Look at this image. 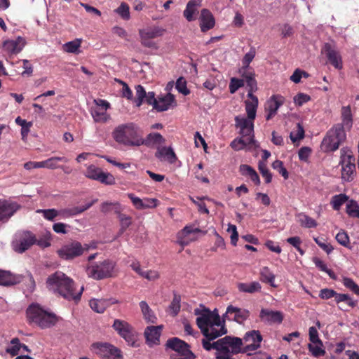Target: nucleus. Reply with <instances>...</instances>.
Here are the masks:
<instances>
[{"mask_svg": "<svg viewBox=\"0 0 359 359\" xmlns=\"http://www.w3.org/2000/svg\"><path fill=\"white\" fill-rule=\"evenodd\" d=\"M148 99L147 104L152 105L154 109L158 111H166L170 107L176 104L175 97L171 93H168L165 96L156 99L155 93L154 92H149Z\"/></svg>", "mask_w": 359, "mask_h": 359, "instance_id": "obj_12", "label": "nucleus"}, {"mask_svg": "<svg viewBox=\"0 0 359 359\" xmlns=\"http://www.w3.org/2000/svg\"><path fill=\"white\" fill-rule=\"evenodd\" d=\"M27 318L30 324H34L41 329L54 326L58 318L53 313L44 310L37 304H31L26 311Z\"/></svg>", "mask_w": 359, "mask_h": 359, "instance_id": "obj_4", "label": "nucleus"}, {"mask_svg": "<svg viewBox=\"0 0 359 359\" xmlns=\"http://www.w3.org/2000/svg\"><path fill=\"white\" fill-rule=\"evenodd\" d=\"M115 265V262L107 259L88 266L86 268V273L90 278L102 280L112 276Z\"/></svg>", "mask_w": 359, "mask_h": 359, "instance_id": "obj_6", "label": "nucleus"}, {"mask_svg": "<svg viewBox=\"0 0 359 359\" xmlns=\"http://www.w3.org/2000/svg\"><path fill=\"white\" fill-rule=\"evenodd\" d=\"M311 100V97L309 95L299 93L294 97V102L297 106H302Z\"/></svg>", "mask_w": 359, "mask_h": 359, "instance_id": "obj_62", "label": "nucleus"}, {"mask_svg": "<svg viewBox=\"0 0 359 359\" xmlns=\"http://www.w3.org/2000/svg\"><path fill=\"white\" fill-rule=\"evenodd\" d=\"M243 340L239 337L226 336V359L230 357V353H238L243 352Z\"/></svg>", "mask_w": 359, "mask_h": 359, "instance_id": "obj_21", "label": "nucleus"}, {"mask_svg": "<svg viewBox=\"0 0 359 359\" xmlns=\"http://www.w3.org/2000/svg\"><path fill=\"white\" fill-rule=\"evenodd\" d=\"M36 241V237L28 230L19 231L15 234L11 246L18 253H23L29 249Z\"/></svg>", "mask_w": 359, "mask_h": 359, "instance_id": "obj_7", "label": "nucleus"}, {"mask_svg": "<svg viewBox=\"0 0 359 359\" xmlns=\"http://www.w3.org/2000/svg\"><path fill=\"white\" fill-rule=\"evenodd\" d=\"M169 310L172 316H176L180 310V299L178 297H175L169 306Z\"/></svg>", "mask_w": 359, "mask_h": 359, "instance_id": "obj_61", "label": "nucleus"}, {"mask_svg": "<svg viewBox=\"0 0 359 359\" xmlns=\"http://www.w3.org/2000/svg\"><path fill=\"white\" fill-rule=\"evenodd\" d=\"M314 241L316 244L328 255L334 250L332 245L330 243H327L323 238H314Z\"/></svg>", "mask_w": 359, "mask_h": 359, "instance_id": "obj_58", "label": "nucleus"}, {"mask_svg": "<svg viewBox=\"0 0 359 359\" xmlns=\"http://www.w3.org/2000/svg\"><path fill=\"white\" fill-rule=\"evenodd\" d=\"M341 123H337V125L343 126V129L344 130L346 129L347 130H350L353 126V114L351 112V109L350 105L344 106L341 109Z\"/></svg>", "mask_w": 359, "mask_h": 359, "instance_id": "obj_28", "label": "nucleus"}, {"mask_svg": "<svg viewBox=\"0 0 359 359\" xmlns=\"http://www.w3.org/2000/svg\"><path fill=\"white\" fill-rule=\"evenodd\" d=\"M344 149H341L340 161L342 165L341 178L346 182H351L355 175V158L350 154H344Z\"/></svg>", "mask_w": 359, "mask_h": 359, "instance_id": "obj_11", "label": "nucleus"}, {"mask_svg": "<svg viewBox=\"0 0 359 359\" xmlns=\"http://www.w3.org/2000/svg\"><path fill=\"white\" fill-rule=\"evenodd\" d=\"M323 51L325 53L329 62L337 69L343 68L342 57L338 50L329 43H325Z\"/></svg>", "mask_w": 359, "mask_h": 359, "instance_id": "obj_18", "label": "nucleus"}, {"mask_svg": "<svg viewBox=\"0 0 359 359\" xmlns=\"http://www.w3.org/2000/svg\"><path fill=\"white\" fill-rule=\"evenodd\" d=\"M260 318L269 323H280L283 320V316L280 311H273L262 309L260 311Z\"/></svg>", "mask_w": 359, "mask_h": 359, "instance_id": "obj_29", "label": "nucleus"}, {"mask_svg": "<svg viewBox=\"0 0 359 359\" xmlns=\"http://www.w3.org/2000/svg\"><path fill=\"white\" fill-rule=\"evenodd\" d=\"M304 137V129L299 123L297 124V130L295 132H291L290 138L293 143L302 140Z\"/></svg>", "mask_w": 359, "mask_h": 359, "instance_id": "obj_47", "label": "nucleus"}, {"mask_svg": "<svg viewBox=\"0 0 359 359\" xmlns=\"http://www.w3.org/2000/svg\"><path fill=\"white\" fill-rule=\"evenodd\" d=\"M240 292L253 294L261 291L262 286L259 282L239 283L237 285Z\"/></svg>", "mask_w": 359, "mask_h": 359, "instance_id": "obj_32", "label": "nucleus"}, {"mask_svg": "<svg viewBox=\"0 0 359 359\" xmlns=\"http://www.w3.org/2000/svg\"><path fill=\"white\" fill-rule=\"evenodd\" d=\"M155 156L161 161H166L169 163H174L177 157L171 147H158Z\"/></svg>", "mask_w": 359, "mask_h": 359, "instance_id": "obj_23", "label": "nucleus"}, {"mask_svg": "<svg viewBox=\"0 0 359 359\" xmlns=\"http://www.w3.org/2000/svg\"><path fill=\"white\" fill-rule=\"evenodd\" d=\"M36 212L42 214L43 217L49 221H53L56 217L59 216V210L54 208L38 209Z\"/></svg>", "mask_w": 359, "mask_h": 359, "instance_id": "obj_46", "label": "nucleus"}, {"mask_svg": "<svg viewBox=\"0 0 359 359\" xmlns=\"http://www.w3.org/2000/svg\"><path fill=\"white\" fill-rule=\"evenodd\" d=\"M313 262L316 264V267H318L320 271L327 273L330 278H334V273L331 269H329L327 268V265L324 263V262H323L322 260L317 257H315L313 259Z\"/></svg>", "mask_w": 359, "mask_h": 359, "instance_id": "obj_54", "label": "nucleus"}, {"mask_svg": "<svg viewBox=\"0 0 359 359\" xmlns=\"http://www.w3.org/2000/svg\"><path fill=\"white\" fill-rule=\"evenodd\" d=\"M335 238L337 241L342 246L349 248V237L345 231H339V232L336 235Z\"/></svg>", "mask_w": 359, "mask_h": 359, "instance_id": "obj_56", "label": "nucleus"}, {"mask_svg": "<svg viewBox=\"0 0 359 359\" xmlns=\"http://www.w3.org/2000/svg\"><path fill=\"white\" fill-rule=\"evenodd\" d=\"M249 311L245 309H241L229 306L226 309V318L229 320H234L240 324L243 323L249 317Z\"/></svg>", "mask_w": 359, "mask_h": 359, "instance_id": "obj_19", "label": "nucleus"}, {"mask_svg": "<svg viewBox=\"0 0 359 359\" xmlns=\"http://www.w3.org/2000/svg\"><path fill=\"white\" fill-rule=\"evenodd\" d=\"M285 97L279 94L273 95L270 97L265 104L266 119L267 121L272 119L276 115L278 109L285 103Z\"/></svg>", "mask_w": 359, "mask_h": 359, "instance_id": "obj_15", "label": "nucleus"}, {"mask_svg": "<svg viewBox=\"0 0 359 359\" xmlns=\"http://www.w3.org/2000/svg\"><path fill=\"white\" fill-rule=\"evenodd\" d=\"M4 47L6 51L11 53H20L23 47L22 39L19 38L18 40H8L4 43Z\"/></svg>", "mask_w": 359, "mask_h": 359, "instance_id": "obj_35", "label": "nucleus"}, {"mask_svg": "<svg viewBox=\"0 0 359 359\" xmlns=\"http://www.w3.org/2000/svg\"><path fill=\"white\" fill-rule=\"evenodd\" d=\"M299 223L302 226H304L305 228H314L316 227L318 225L317 222L314 219L306 215H301V218L299 219Z\"/></svg>", "mask_w": 359, "mask_h": 359, "instance_id": "obj_49", "label": "nucleus"}, {"mask_svg": "<svg viewBox=\"0 0 359 359\" xmlns=\"http://www.w3.org/2000/svg\"><path fill=\"white\" fill-rule=\"evenodd\" d=\"M89 245H82L80 242L72 241L63 245L57 251L58 256L65 260H72L81 256L89 250Z\"/></svg>", "mask_w": 359, "mask_h": 359, "instance_id": "obj_8", "label": "nucleus"}, {"mask_svg": "<svg viewBox=\"0 0 359 359\" xmlns=\"http://www.w3.org/2000/svg\"><path fill=\"white\" fill-rule=\"evenodd\" d=\"M21 208L22 205L15 201L0 198V222H8Z\"/></svg>", "mask_w": 359, "mask_h": 359, "instance_id": "obj_13", "label": "nucleus"}, {"mask_svg": "<svg viewBox=\"0 0 359 359\" xmlns=\"http://www.w3.org/2000/svg\"><path fill=\"white\" fill-rule=\"evenodd\" d=\"M309 340L313 344H319L320 346L323 345L322 341L318 337V332L316 327H311L309 328Z\"/></svg>", "mask_w": 359, "mask_h": 359, "instance_id": "obj_64", "label": "nucleus"}, {"mask_svg": "<svg viewBox=\"0 0 359 359\" xmlns=\"http://www.w3.org/2000/svg\"><path fill=\"white\" fill-rule=\"evenodd\" d=\"M59 161L67 162L68 160L65 157H51L46 161H43L44 168L55 169L58 168L57 163Z\"/></svg>", "mask_w": 359, "mask_h": 359, "instance_id": "obj_43", "label": "nucleus"}, {"mask_svg": "<svg viewBox=\"0 0 359 359\" xmlns=\"http://www.w3.org/2000/svg\"><path fill=\"white\" fill-rule=\"evenodd\" d=\"M166 347L177 353V359H195V354L190 350L189 345L177 337L169 339L166 341Z\"/></svg>", "mask_w": 359, "mask_h": 359, "instance_id": "obj_10", "label": "nucleus"}, {"mask_svg": "<svg viewBox=\"0 0 359 359\" xmlns=\"http://www.w3.org/2000/svg\"><path fill=\"white\" fill-rule=\"evenodd\" d=\"M77 215H79L77 207L59 210V216L62 219H66Z\"/></svg>", "mask_w": 359, "mask_h": 359, "instance_id": "obj_55", "label": "nucleus"}, {"mask_svg": "<svg viewBox=\"0 0 359 359\" xmlns=\"http://www.w3.org/2000/svg\"><path fill=\"white\" fill-rule=\"evenodd\" d=\"M248 87H249L248 93H252L257 90V81L255 79V74L252 73L244 76Z\"/></svg>", "mask_w": 359, "mask_h": 359, "instance_id": "obj_51", "label": "nucleus"}, {"mask_svg": "<svg viewBox=\"0 0 359 359\" xmlns=\"http://www.w3.org/2000/svg\"><path fill=\"white\" fill-rule=\"evenodd\" d=\"M46 285L50 291L68 301H79L83 291V287L77 290L74 281L61 271L50 275Z\"/></svg>", "mask_w": 359, "mask_h": 359, "instance_id": "obj_2", "label": "nucleus"}, {"mask_svg": "<svg viewBox=\"0 0 359 359\" xmlns=\"http://www.w3.org/2000/svg\"><path fill=\"white\" fill-rule=\"evenodd\" d=\"M200 27L203 32L212 29L215 26V19L212 13L207 9H203L200 16Z\"/></svg>", "mask_w": 359, "mask_h": 359, "instance_id": "obj_26", "label": "nucleus"}, {"mask_svg": "<svg viewBox=\"0 0 359 359\" xmlns=\"http://www.w3.org/2000/svg\"><path fill=\"white\" fill-rule=\"evenodd\" d=\"M346 139V134L341 125H334L323 138L320 147L325 152L337 150Z\"/></svg>", "mask_w": 359, "mask_h": 359, "instance_id": "obj_5", "label": "nucleus"}, {"mask_svg": "<svg viewBox=\"0 0 359 359\" xmlns=\"http://www.w3.org/2000/svg\"><path fill=\"white\" fill-rule=\"evenodd\" d=\"M259 278L262 282L269 284L273 287H277L274 283L275 275L267 266H264L261 269Z\"/></svg>", "mask_w": 359, "mask_h": 359, "instance_id": "obj_37", "label": "nucleus"}, {"mask_svg": "<svg viewBox=\"0 0 359 359\" xmlns=\"http://www.w3.org/2000/svg\"><path fill=\"white\" fill-rule=\"evenodd\" d=\"M199 4H197L196 0H190L183 12L184 18L189 21H193L196 19L194 15L198 13Z\"/></svg>", "mask_w": 359, "mask_h": 359, "instance_id": "obj_31", "label": "nucleus"}, {"mask_svg": "<svg viewBox=\"0 0 359 359\" xmlns=\"http://www.w3.org/2000/svg\"><path fill=\"white\" fill-rule=\"evenodd\" d=\"M117 303L118 301L114 298L93 299L90 300L89 305L94 311L102 313L107 308Z\"/></svg>", "mask_w": 359, "mask_h": 359, "instance_id": "obj_20", "label": "nucleus"}, {"mask_svg": "<svg viewBox=\"0 0 359 359\" xmlns=\"http://www.w3.org/2000/svg\"><path fill=\"white\" fill-rule=\"evenodd\" d=\"M258 169L262 174V177L265 179V182L269 184L272 180V175L269 170L267 168L266 165L263 162H259Z\"/></svg>", "mask_w": 359, "mask_h": 359, "instance_id": "obj_52", "label": "nucleus"}, {"mask_svg": "<svg viewBox=\"0 0 359 359\" xmlns=\"http://www.w3.org/2000/svg\"><path fill=\"white\" fill-rule=\"evenodd\" d=\"M248 99L245 101L248 118L251 120H255L259 104L258 98L252 93H248Z\"/></svg>", "mask_w": 359, "mask_h": 359, "instance_id": "obj_25", "label": "nucleus"}, {"mask_svg": "<svg viewBox=\"0 0 359 359\" xmlns=\"http://www.w3.org/2000/svg\"><path fill=\"white\" fill-rule=\"evenodd\" d=\"M165 29L158 27H149L140 30L141 39H151L162 36Z\"/></svg>", "mask_w": 359, "mask_h": 359, "instance_id": "obj_30", "label": "nucleus"}, {"mask_svg": "<svg viewBox=\"0 0 359 359\" xmlns=\"http://www.w3.org/2000/svg\"><path fill=\"white\" fill-rule=\"evenodd\" d=\"M91 115L94 121L97 123H106L110 119V115L107 112V110L99 107L92 108Z\"/></svg>", "mask_w": 359, "mask_h": 359, "instance_id": "obj_34", "label": "nucleus"}, {"mask_svg": "<svg viewBox=\"0 0 359 359\" xmlns=\"http://www.w3.org/2000/svg\"><path fill=\"white\" fill-rule=\"evenodd\" d=\"M112 137L118 144L124 146L143 145L141 131L133 123L121 124L112 132Z\"/></svg>", "mask_w": 359, "mask_h": 359, "instance_id": "obj_3", "label": "nucleus"}, {"mask_svg": "<svg viewBox=\"0 0 359 359\" xmlns=\"http://www.w3.org/2000/svg\"><path fill=\"white\" fill-rule=\"evenodd\" d=\"M162 329L163 325L149 326L146 328L144 335L149 346H152L159 344V338Z\"/></svg>", "mask_w": 359, "mask_h": 359, "instance_id": "obj_22", "label": "nucleus"}, {"mask_svg": "<svg viewBox=\"0 0 359 359\" xmlns=\"http://www.w3.org/2000/svg\"><path fill=\"white\" fill-rule=\"evenodd\" d=\"M195 314L198 316L196 324L198 328L208 339L202 340L203 347L208 351L212 349L215 350L216 359H224V338H221L212 343L210 341L224 334V324L221 322L217 309L214 311L208 309H196Z\"/></svg>", "mask_w": 359, "mask_h": 359, "instance_id": "obj_1", "label": "nucleus"}, {"mask_svg": "<svg viewBox=\"0 0 359 359\" xmlns=\"http://www.w3.org/2000/svg\"><path fill=\"white\" fill-rule=\"evenodd\" d=\"M226 231L231 233V244L236 246L238 240V233L236 226L233 224H229Z\"/></svg>", "mask_w": 359, "mask_h": 359, "instance_id": "obj_59", "label": "nucleus"}, {"mask_svg": "<svg viewBox=\"0 0 359 359\" xmlns=\"http://www.w3.org/2000/svg\"><path fill=\"white\" fill-rule=\"evenodd\" d=\"M81 40L76 39L69 42L66 43L63 48L65 51L71 53H78L79 52V48L81 46Z\"/></svg>", "mask_w": 359, "mask_h": 359, "instance_id": "obj_42", "label": "nucleus"}, {"mask_svg": "<svg viewBox=\"0 0 359 359\" xmlns=\"http://www.w3.org/2000/svg\"><path fill=\"white\" fill-rule=\"evenodd\" d=\"M230 146L231 148L236 151H239L241 149H244L245 148L251 149V148H256L258 147V145H255L252 144L251 142H248V140H245L243 137L236 138L233 140Z\"/></svg>", "mask_w": 359, "mask_h": 359, "instance_id": "obj_36", "label": "nucleus"}, {"mask_svg": "<svg viewBox=\"0 0 359 359\" xmlns=\"http://www.w3.org/2000/svg\"><path fill=\"white\" fill-rule=\"evenodd\" d=\"M176 89L184 95L189 94L190 91L187 88V81L183 77H180L176 82Z\"/></svg>", "mask_w": 359, "mask_h": 359, "instance_id": "obj_57", "label": "nucleus"}, {"mask_svg": "<svg viewBox=\"0 0 359 359\" xmlns=\"http://www.w3.org/2000/svg\"><path fill=\"white\" fill-rule=\"evenodd\" d=\"M342 283L346 288L359 296V285L356 284L353 279L345 277L343 278Z\"/></svg>", "mask_w": 359, "mask_h": 359, "instance_id": "obj_50", "label": "nucleus"}, {"mask_svg": "<svg viewBox=\"0 0 359 359\" xmlns=\"http://www.w3.org/2000/svg\"><path fill=\"white\" fill-rule=\"evenodd\" d=\"M346 213L352 217L359 218V205L353 200H351L346 205Z\"/></svg>", "mask_w": 359, "mask_h": 359, "instance_id": "obj_44", "label": "nucleus"}, {"mask_svg": "<svg viewBox=\"0 0 359 359\" xmlns=\"http://www.w3.org/2000/svg\"><path fill=\"white\" fill-rule=\"evenodd\" d=\"M135 98L134 100V102L135 103L137 107H140L142 105L143 102H146L147 103L149 93H146L144 88L141 85H137L135 87Z\"/></svg>", "mask_w": 359, "mask_h": 359, "instance_id": "obj_39", "label": "nucleus"}, {"mask_svg": "<svg viewBox=\"0 0 359 359\" xmlns=\"http://www.w3.org/2000/svg\"><path fill=\"white\" fill-rule=\"evenodd\" d=\"M164 137L158 133H150L145 140L143 139V144L151 147L154 145H160L165 142Z\"/></svg>", "mask_w": 359, "mask_h": 359, "instance_id": "obj_38", "label": "nucleus"}, {"mask_svg": "<svg viewBox=\"0 0 359 359\" xmlns=\"http://www.w3.org/2000/svg\"><path fill=\"white\" fill-rule=\"evenodd\" d=\"M22 276L12 273L10 271L0 269V285L12 286L20 283Z\"/></svg>", "mask_w": 359, "mask_h": 359, "instance_id": "obj_24", "label": "nucleus"}, {"mask_svg": "<svg viewBox=\"0 0 359 359\" xmlns=\"http://www.w3.org/2000/svg\"><path fill=\"white\" fill-rule=\"evenodd\" d=\"M244 86V81L237 78H232L229 83V91L231 93H234L237 90Z\"/></svg>", "mask_w": 359, "mask_h": 359, "instance_id": "obj_60", "label": "nucleus"}, {"mask_svg": "<svg viewBox=\"0 0 359 359\" xmlns=\"http://www.w3.org/2000/svg\"><path fill=\"white\" fill-rule=\"evenodd\" d=\"M140 307L141 309L142 313L143 315L144 319L148 323H156L157 320V318L155 316L153 311L150 309L149 306L145 301H142L140 302Z\"/></svg>", "mask_w": 359, "mask_h": 359, "instance_id": "obj_33", "label": "nucleus"}, {"mask_svg": "<svg viewBox=\"0 0 359 359\" xmlns=\"http://www.w3.org/2000/svg\"><path fill=\"white\" fill-rule=\"evenodd\" d=\"M93 348L97 354L104 357H114L120 358L122 357L121 351L114 346L108 343H95L92 345Z\"/></svg>", "mask_w": 359, "mask_h": 359, "instance_id": "obj_17", "label": "nucleus"}, {"mask_svg": "<svg viewBox=\"0 0 359 359\" xmlns=\"http://www.w3.org/2000/svg\"><path fill=\"white\" fill-rule=\"evenodd\" d=\"M85 176L89 179L97 180L107 185H112L116 182L115 178L111 174L102 172L101 168L94 165H90L87 168Z\"/></svg>", "mask_w": 359, "mask_h": 359, "instance_id": "obj_14", "label": "nucleus"}, {"mask_svg": "<svg viewBox=\"0 0 359 359\" xmlns=\"http://www.w3.org/2000/svg\"><path fill=\"white\" fill-rule=\"evenodd\" d=\"M253 121L249 119L248 118H244V117H240V116H236L235 117V126L236 128H238L240 130L246 128L248 127H250L251 126H253Z\"/></svg>", "mask_w": 359, "mask_h": 359, "instance_id": "obj_48", "label": "nucleus"}, {"mask_svg": "<svg viewBox=\"0 0 359 359\" xmlns=\"http://www.w3.org/2000/svg\"><path fill=\"white\" fill-rule=\"evenodd\" d=\"M256 52L254 48H251L250 51L247 53L242 60L243 67H248L255 56Z\"/></svg>", "mask_w": 359, "mask_h": 359, "instance_id": "obj_63", "label": "nucleus"}, {"mask_svg": "<svg viewBox=\"0 0 359 359\" xmlns=\"http://www.w3.org/2000/svg\"><path fill=\"white\" fill-rule=\"evenodd\" d=\"M200 230L197 228H193L191 226H185L177 236V242L182 247L189 245L190 241L194 240V238H190V236L196 232H199Z\"/></svg>", "mask_w": 359, "mask_h": 359, "instance_id": "obj_27", "label": "nucleus"}, {"mask_svg": "<svg viewBox=\"0 0 359 359\" xmlns=\"http://www.w3.org/2000/svg\"><path fill=\"white\" fill-rule=\"evenodd\" d=\"M112 327L126 340L129 346H135L137 333L128 323L125 320L116 319L114 321Z\"/></svg>", "mask_w": 359, "mask_h": 359, "instance_id": "obj_9", "label": "nucleus"}, {"mask_svg": "<svg viewBox=\"0 0 359 359\" xmlns=\"http://www.w3.org/2000/svg\"><path fill=\"white\" fill-rule=\"evenodd\" d=\"M115 11L123 20H128L130 19V8L127 4L121 3Z\"/></svg>", "mask_w": 359, "mask_h": 359, "instance_id": "obj_53", "label": "nucleus"}, {"mask_svg": "<svg viewBox=\"0 0 359 359\" xmlns=\"http://www.w3.org/2000/svg\"><path fill=\"white\" fill-rule=\"evenodd\" d=\"M240 134L241 137L248 140V142L257 145V142L254 138V125L240 130Z\"/></svg>", "mask_w": 359, "mask_h": 359, "instance_id": "obj_41", "label": "nucleus"}, {"mask_svg": "<svg viewBox=\"0 0 359 359\" xmlns=\"http://www.w3.org/2000/svg\"><path fill=\"white\" fill-rule=\"evenodd\" d=\"M348 201V196L345 194L334 195L332 197L330 205L334 210H339L341 207Z\"/></svg>", "mask_w": 359, "mask_h": 359, "instance_id": "obj_40", "label": "nucleus"}, {"mask_svg": "<svg viewBox=\"0 0 359 359\" xmlns=\"http://www.w3.org/2000/svg\"><path fill=\"white\" fill-rule=\"evenodd\" d=\"M117 213L121 225L120 231L121 233H122L130 226L132 223V218L130 216L122 214L119 212H117Z\"/></svg>", "mask_w": 359, "mask_h": 359, "instance_id": "obj_45", "label": "nucleus"}, {"mask_svg": "<svg viewBox=\"0 0 359 359\" xmlns=\"http://www.w3.org/2000/svg\"><path fill=\"white\" fill-rule=\"evenodd\" d=\"M243 339L247 343V345L243 347V352L250 355V352L255 351L260 347L262 337L259 331L252 330L245 334Z\"/></svg>", "mask_w": 359, "mask_h": 359, "instance_id": "obj_16", "label": "nucleus"}]
</instances>
